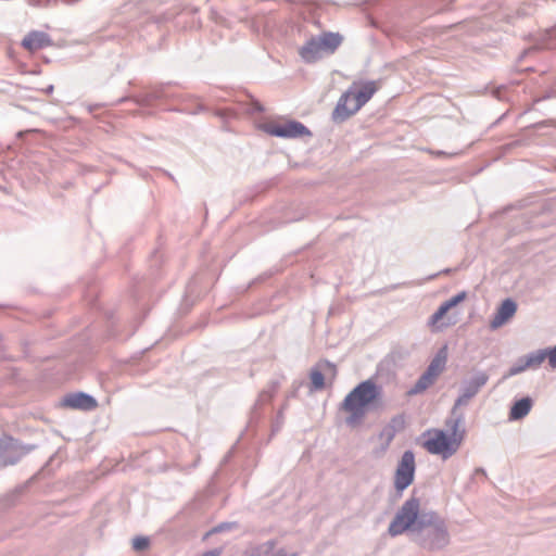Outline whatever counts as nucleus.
<instances>
[{
    "instance_id": "nucleus-13",
    "label": "nucleus",
    "mask_w": 556,
    "mask_h": 556,
    "mask_svg": "<svg viewBox=\"0 0 556 556\" xmlns=\"http://www.w3.org/2000/svg\"><path fill=\"white\" fill-rule=\"evenodd\" d=\"M63 404L67 407L83 410H91L97 407V401L92 396L85 393L68 395L64 399Z\"/></svg>"
},
{
    "instance_id": "nucleus-10",
    "label": "nucleus",
    "mask_w": 556,
    "mask_h": 556,
    "mask_svg": "<svg viewBox=\"0 0 556 556\" xmlns=\"http://www.w3.org/2000/svg\"><path fill=\"white\" fill-rule=\"evenodd\" d=\"M488 374L479 371L468 382H466L465 386L462 388L460 395L458 396L454 404L453 413H455L458 407L468 405L470 400L473 396H476V394L488 382Z\"/></svg>"
},
{
    "instance_id": "nucleus-25",
    "label": "nucleus",
    "mask_w": 556,
    "mask_h": 556,
    "mask_svg": "<svg viewBox=\"0 0 556 556\" xmlns=\"http://www.w3.org/2000/svg\"><path fill=\"white\" fill-rule=\"evenodd\" d=\"M325 366H326L329 370L334 371L333 366H332V365H330L329 363H327Z\"/></svg>"
},
{
    "instance_id": "nucleus-17",
    "label": "nucleus",
    "mask_w": 556,
    "mask_h": 556,
    "mask_svg": "<svg viewBox=\"0 0 556 556\" xmlns=\"http://www.w3.org/2000/svg\"><path fill=\"white\" fill-rule=\"evenodd\" d=\"M435 382V379L431 376H428V374L425 371L415 386L408 391L409 395L418 394L427 390L429 387H431Z\"/></svg>"
},
{
    "instance_id": "nucleus-9",
    "label": "nucleus",
    "mask_w": 556,
    "mask_h": 556,
    "mask_svg": "<svg viewBox=\"0 0 556 556\" xmlns=\"http://www.w3.org/2000/svg\"><path fill=\"white\" fill-rule=\"evenodd\" d=\"M415 475V456L410 451L404 452L397 465L394 486L397 491L402 492L412 484Z\"/></svg>"
},
{
    "instance_id": "nucleus-23",
    "label": "nucleus",
    "mask_w": 556,
    "mask_h": 556,
    "mask_svg": "<svg viewBox=\"0 0 556 556\" xmlns=\"http://www.w3.org/2000/svg\"><path fill=\"white\" fill-rule=\"evenodd\" d=\"M271 556H298V553L280 548L276 551Z\"/></svg>"
},
{
    "instance_id": "nucleus-5",
    "label": "nucleus",
    "mask_w": 556,
    "mask_h": 556,
    "mask_svg": "<svg viewBox=\"0 0 556 556\" xmlns=\"http://www.w3.org/2000/svg\"><path fill=\"white\" fill-rule=\"evenodd\" d=\"M343 37L339 33H323L311 37L300 49L299 54L306 63H314L334 51L342 43Z\"/></svg>"
},
{
    "instance_id": "nucleus-22",
    "label": "nucleus",
    "mask_w": 556,
    "mask_h": 556,
    "mask_svg": "<svg viewBox=\"0 0 556 556\" xmlns=\"http://www.w3.org/2000/svg\"><path fill=\"white\" fill-rule=\"evenodd\" d=\"M394 431L391 428H386L381 432V439L386 441V446L390 444V442L393 440Z\"/></svg>"
},
{
    "instance_id": "nucleus-2",
    "label": "nucleus",
    "mask_w": 556,
    "mask_h": 556,
    "mask_svg": "<svg viewBox=\"0 0 556 556\" xmlns=\"http://www.w3.org/2000/svg\"><path fill=\"white\" fill-rule=\"evenodd\" d=\"M380 396L381 388L374 381L361 382L345 396L341 404V409L349 414L345 422L352 427L359 425L368 409Z\"/></svg>"
},
{
    "instance_id": "nucleus-4",
    "label": "nucleus",
    "mask_w": 556,
    "mask_h": 556,
    "mask_svg": "<svg viewBox=\"0 0 556 556\" xmlns=\"http://www.w3.org/2000/svg\"><path fill=\"white\" fill-rule=\"evenodd\" d=\"M462 417L447 421L451 433L441 429H430L424 433V447L431 454L440 455L446 459L454 455L463 441V432L459 431Z\"/></svg>"
},
{
    "instance_id": "nucleus-8",
    "label": "nucleus",
    "mask_w": 556,
    "mask_h": 556,
    "mask_svg": "<svg viewBox=\"0 0 556 556\" xmlns=\"http://www.w3.org/2000/svg\"><path fill=\"white\" fill-rule=\"evenodd\" d=\"M31 450L33 446L22 445L11 437L0 438V466L15 464Z\"/></svg>"
},
{
    "instance_id": "nucleus-19",
    "label": "nucleus",
    "mask_w": 556,
    "mask_h": 556,
    "mask_svg": "<svg viewBox=\"0 0 556 556\" xmlns=\"http://www.w3.org/2000/svg\"><path fill=\"white\" fill-rule=\"evenodd\" d=\"M311 382H312V386L314 387V389H316V390L323 389L325 386L324 374L318 369L312 370L311 371Z\"/></svg>"
},
{
    "instance_id": "nucleus-11",
    "label": "nucleus",
    "mask_w": 556,
    "mask_h": 556,
    "mask_svg": "<svg viewBox=\"0 0 556 556\" xmlns=\"http://www.w3.org/2000/svg\"><path fill=\"white\" fill-rule=\"evenodd\" d=\"M516 311L517 304L513 300L506 299L497 308L493 319L490 323V327L492 329L502 327L515 315Z\"/></svg>"
},
{
    "instance_id": "nucleus-12",
    "label": "nucleus",
    "mask_w": 556,
    "mask_h": 556,
    "mask_svg": "<svg viewBox=\"0 0 556 556\" xmlns=\"http://www.w3.org/2000/svg\"><path fill=\"white\" fill-rule=\"evenodd\" d=\"M546 359V351L545 350H539L534 353H531L527 355L522 359V364L516 365L509 369L508 375L515 376L517 374H520L525 371L528 368H536L539 367L544 361Z\"/></svg>"
},
{
    "instance_id": "nucleus-21",
    "label": "nucleus",
    "mask_w": 556,
    "mask_h": 556,
    "mask_svg": "<svg viewBox=\"0 0 556 556\" xmlns=\"http://www.w3.org/2000/svg\"><path fill=\"white\" fill-rule=\"evenodd\" d=\"M546 351V358L551 367L556 368V346Z\"/></svg>"
},
{
    "instance_id": "nucleus-1",
    "label": "nucleus",
    "mask_w": 556,
    "mask_h": 556,
    "mask_svg": "<svg viewBox=\"0 0 556 556\" xmlns=\"http://www.w3.org/2000/svg\"><path fill=\"white\" fill-rule=\"evenodd\" d=\"M388 531L392 536L410 531L414 541L430 551L441 549L450 543L445 520L435 511L422 510L420 501L415 497L401 506Z\"/></svg>"
},
{
    "instance_id": "nucleus-24",
    "label": "nucleus",
    "mask_w": 556,
    "mask_h": 556,
    "mask_svg": "<svg viewBox=\"0 0 556 556\" xmlns=\"http://www.w3.org/2000/svg\"><path fill=\"white\" fill-rule=\"evenodd\" d=\"M230 527H232V525H231V523H222V525H219V526H217V527H215V528L211 529V534H212V533L222 532V531H224V530H226V529H229Z\"/></svg>"
},
{
    "instance_id": "nucleus-18",
    "label": "nucleus",
    "mask_w": 556,
    "mask_h": 556,
    "mask_svg": "<svg viewBox=\"0 0 556 556\" xmlns=\"http://www.w3.org/2000/svg\"><path fill=\"white\" fill-rule=\"evenodd\" d=\"M274 541H267L266 543L260 546L252 547L251 549L248 551V553H250V556H261L263 554H267L269 551L274 548Z\"/></svg>"
},
{
    "instance_id": "nucleus-7",
    "label": "nucleus",
    "mask_w": 556,
    "mask_h": 556,
    "mask_svg": "<svg viewBox=\"0 0 556 556\" xmlns=\"http://www.w3.org/2000/svg\"><path fill=\"white\" fill-rule=\"evenodd\" d=\"M261 128L271 136L283 138H299L311 135V131L302 123L295 121L286 123L268 122L264 123Z\"/></svg>"
},
{
    "instance_id": "nucleus-6",
    "label": "nucleus",
    "mask_w": 556,
    "mask_h": 556,
    "mask_svg": "<svg viewBox=\"0 0 556 556\" xmlns=\"http://www.w3.org/2000/svg\"><path fill=\"white\" fill-rule=\"evenodd\" d=\"M466 292H460L443 302L437 312L429 318L428 326L432 331H441L454 325L456 321L446 316L447 312L466 299Z\"/></svg>"
},
{
    "instance_id": "nucleus-26",
    "label": "nucleus",
    "mask_w": 556,
    "mask_h": 556,
    "mask_svg": "<svg viewBox=\"0 0 556 556\" xmlns=\"http://www.w3.org/2000/svg\"><path fill=\"white\" fill-rule=\"evenodd\" d=\"M210 556H218V553L211 552Z\"/></svg>"
},
{
    "instance_id": "nucleus-28",
    "label": "nucleus",
    "mask_w": 556,
    "mask_h": 556,
    "mask_svg": "<svg viewBox=\"0 0 556 556\" xmlns=\"http://www.w3.org/2000/svg\"><path fill=\"white\" fill-rule=\"evenodd\" d=\"M202 556H208V554H207V553H204Z\"/></svg>"
},
{
    "instance_id": "nucleus-27",
    "label": "nucleus",
    "mask_w": 556,
    "mask_h": 556,
    "mask_svg": "<svg viewBox=\"0 0 556 556\" xmlns=\"http://www.w3.org/2000/svg\"><path fill=\"white\" fill-rule=\"evenodd\" d=\"M52 89H53V86H50V87L48 88V91L50 92V91H52Z\"/></svg>"
},
{
    "instance_id": "nucleus-16",
    "label": "nucleus",
    "mask_w": 556,
    "mask_h": 556,
    "mask_svg": "<svg viewBox=\"0 0 556 556\" xmlns=\"http://www.w3.org/2000/svg\"><path fill=\"white\" fill-rule=\"evenodd\" d=\"M532 407V400L530 397H523L517 401L510 408L509 419L519 420L526 417Z\"/></svg>"
},
{
    "instance_id": "nucleus-20",
    "label": "nucleus",
    "mask_w": 556,
    "mask_h": 556,
    "mask_svg": "<svg viewBox=\"0 0 556 556\" xmlns=\"http://www.w3.org/2000/svg\"><path fill=\"white\" fill-rule=\"evenodd\" d=\"M149 539L146 536H137L132 540V547L135 551H144L149 546Z\"/></svg>"
},
{
    "instance_id": "nucleus-15",
    "label": "nucleus",
    "mask_w": 556,
    "mask_h": 556,
    "mask_svg": "<svg viewBox=\"0 0 556 556\" xmlns=\"http://www.w3.org/2000/svg\"><path fill=\"white\" fill-rule=\"evenodd\" d=\"M447 359V348L443 346L434 358L431 361L426 372L428 376L433 377L435 380L443 372Z\"/></svg>"
},
{
    "instance_id": "nucleus-3",
    "label": "nucleus",
    "mask_w": 556,
    "mask_h": 556,
    "mask_svg": "<svg viewBox=\"0 0 556 556\" xmlns=\"http://www.w3.org/2000/svg\"><path fill=\"white\" fill-rule=\"evenodd\" d=\"M379 88L380 84L375 80L354 81L340 97L332 113L333 119L342 122L354 115Z\"/></svg>"
},
{
    "instance_id": "nucleus-14",
    "label": "nucleus",
    "mask_w": 556,
    "mask_h": 556,
    "mask_svg": "<svg viewBox=\"0 0 556 556\" xmlns=\"http://www.w3.org/2000/svg\"><path fill=\"white\" fill-rule=\"evenodd\" d=\"M25 49L36 51L51 45L50 38L46 33L31 31L22 41Z\"/></svg>"
}]
</instances>
